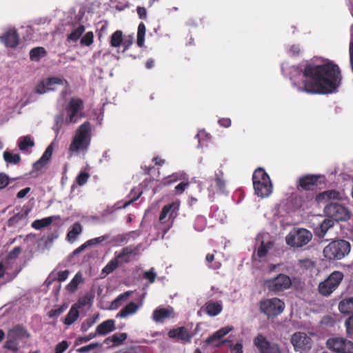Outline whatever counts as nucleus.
Segmentation results:
<instances>
[{
	"instance_id": "1",
	"label": "nucleus",
	"mask_w": 353,
	"mask_h": 353,
	"mask_svg": "<svg viewBox=\"0 0 353 353\" xmlns=\"http://www.w3.org/2000/svg\"><path fill=\"white\" fill-rule=\"evenodd\" d=\"M341 72L333 61L317 65L307 63L303 70V77L297 89L310 94H328L339 87Z\"/></svg>"
},
{
	"instance_id": "2",
	"label": "nucleus",
	"mask_w": 353,
	"mask_h": 353,
	"mask_svg": "<svg viewBox=\"0 0 353 353\" xmlns=\"http://www.w3.org/2000/svg\"><path fill=\"white\" fill-rule=\"evenodd\" d=\"M179 208V204L176 203H168L163 207L159 222L156 225L157 229L162 233V236L173 226Z\"/></svg>"
},
{
	"instance_id": "3",
	"label": "nucleus",
	"mask_w": 353,
	"mask_h": 353,
	"mask_svg": "<svg viewBox=\"0 0 353 353\" xmlns=\"http://www.w3.org/2000/svg\"><path fill=\"white\" fill-rule=\"evenodd\" d=\"M90 123L84 122L76 132L72 141L69 150L72 152H79L87 150L90 143Z\"/></svg>"
},
{
	"instance_id": "4",
	"label": "nucleus",
	"mask_w": 353,
	"mask_h": 353,
	"mask_svg": "<svg viewBox=\"0 0 353 353\" xmlns=\"http://www.w3.org/2000/svg\"><path fill=\"white\" fill-rule=\"evenodd\" d=\"M350 250L351 245L348 241L343 239L336 240L325 247L323 255L330 261L341 260L350 253Z\"/></svg>"
},
{
	"instance_id": "5",
	"label": "nucleus",
	"mask_w": 353,
	"mask_h": 353,
	"mask_svg": "<svg viewBox=\"0 0 353 353\" xmlns=\"http://www.w3.org/2000/svg\"><path fill=\"white\" fill-rule=\"evenodd\" d=\"M30 337V334L24 326L16 325L8 330L7 339L3 347L13 352H17L19 349V342L23 339H28Z\"/></svg>"
},
{
	"instance_id": "6",
	"label": "nucleus",
	"mask_w": 353,
	"mask_h": 353,
	"mask_svg": "<svg viewBox=\"0 0 353 353\" xmlns=\"http://www.w3.org/2000/svg\"><path fill=\"white\" fill-rule=\"evenodd\" d=\"M285 307V303L276 297L262 299L259 302L260 312L264 314L268 319L282 314Z\"/></svg>"
},
{
	"instance_id": "7",
	"label": "nucleus",
	"mask_w": 353,
	"mask_h": 353,
	"mask_svg": "<svg viewBox=\"0 0 353 353\" xmlns=\"http://www.w3.org/2000/svg\"><path fill=\"white\" fill-rule=\"evenodd\" d=\"M326 216L333 221H347L351 218L350 210L345 205L336 202H331L324 208Z\"/></svg>"
},
{
	"instance_id": "8",
	"label": "nucleus",
	"mask_w": 353,
	"mask_h": 353,
	"mask_svg": "<svg viewBox=\"0 0 353 353\" xmlns=\"http://www.w3.org/2000/svg\"><path fill=\"white\" fill-rule=\"evenodd\" d=\"M344 278V274L341 271H334L323 281L319 283L318 290L320 294L324 296H330L334 292Z\"/></svg>"
},
{
	"instance_id": "9",
	"label": "nucleus",
	"mask_w": 353,
	"mask_h": 353,
	"mask_svg": "<svg viewBox=\"0 0 353 353\" xmlns=\"http://www.w3.org/2000/svg\"><path fill=\"white\" fill-rule=\"evenodd\" d=\"M292 285L290 277L285 274L280 273L276 276L265 281V288L274 294L283 292Z\"/></svg>"
},
{
	"instance_id": "10",
	"label": "nucleus",
	"mask_w": 353,
	"mask_h": 353,
	"mask_svg": "<svg viewBox=\"0 0 353 353\" xmlns=\"http://www.w3.org/2000/svg\"><path fill=\"white\" fill-rule=\"evenodd\" d=\"M312 233L304 228L291 231L286 236V243L291 247L301 248L307 244L312 239Z\"/></svg>"
},
{
	"instance_id": "11",
	"label": "nucleus",
	"mask_w": 353,
	"mask_h": 353,
	"mask_svg": "<svg viewBox=\"0 0 353 353\" xmlns=\"http://www.w3.org/2000/svg\"><path fill=\"white\" fill-rule=\"evenodd\" d=\"M83 101L80 98L72 97L65 107L68 122L75 123L79 118L83 117Z\"/></svg>"
},
{
	"instance_id": "12",
	"label": "nucleus",
	"mask_w": 353,
	"mask_h": 353,
	"mask_svg": "<svg viewBox=\"0 0 353 353\" xmlns=\"http://www.w3.org/2000/svg\"><path fill=\"white\" fill-rule=\"evenodd\" d=\"M326 346L335 353H353V342L344 337H330L326 341Z\"/></svg>"
},
{
	"instance_id": "13",
	"label": "nucleus",
	"mask_w": 353,
	"mask_h": 353,
	"mask_svg": "<svg viewBox=\"0 0 353 353\" xmlns=\"http://www.w3.org/2000/svg\"><path fill=\"white\" fill-rule=\"evenodd\" d=\"M291 343L296 352H307L312 346V339L304 332H295L291 339Z\"/></svg>"
},
{
	"instance_id": "14",
	"label": "nucleus",
	"mask_w": 353,
	"mask_h": 353,
	"mask_svg": "<svg viewBox=\"0 0 353 353\" xmlns=\"http://www.w3.org/2000/svg\"><path fill=\"white\" fill-rule=\"evenodd\" d=\"M253 343L260 353H281L279 345L268 341L262 334L254 337Z\"/></svg>"
},
{
	"instance_id": "15",
	"label": "nucleus",
	"mask_w": 353,
	"mask_h": 353,
	"mask_svg": "<svg viewBox=\"0 0 353 353\" xmlns=\"http://www.w3.org/2000/svg\"><path fill=\"white\" fill-rule=\"evenodd\" d=\"M233 330L234 327L232 325L223 327L214 332L205 342L207 345H212L214 347H216L221 346L224 343H231V341L228 339L222 340L221 341H219V340Z\"/></svg>"
},
{
	"instance_id": "16",
	"label": "nucleus",
	"mask_w": 353,
	"mask_h": 353,
	"mask_svg": "<svg viewBox=\"0 0 353 353\" xmlns=\"http://www.w3.org/2000/svg\"><path fill=\"white\" fill-rule=\"evenodd\" d=\"M319 177L316 175L307 174L299 178L297 183L299 190H314L318 185Z\"/></svg>"
},
{
	"instance_id": "17",
	"label": "nucleus",
	"mask_w": 353,
	"mask_h": 353,
	"mask_svg": "<svg viewBox=\"0 0 353 353\" xmlns=\"http://www.w3.org/2000/svg\"><path fill=\"white\" fill-rule=\"evenodd\" d=\"M168 334L170 338L176 339L183 343H190L192 337V334L183 326L170 330Z\"/></svg>"
},
{
	"instance_id": "18",
	"label": "nucleus",
	"mask_w": 353,
	"mask_h": 353,
	"mask_svg": "<svg viewBox=\"0 0 353 353\" xmlns=\"http://www.w3.org/2000/svg\"><path fill=\"white\" fill-rule=\"evenodd\" d=\"M19 36L14 29L6 31L1 37V41L6 47L15 48L19 43Z\"/></svg>"
},
{
	"instance_id": "19",
	"label": "nucleus",
	"mask_w": 353,
	"mask_h": 353,
	"mask_svg": "<svg viewBox=\"0 0 353 353\" xmlns=\"http://www.w3.org/2000/svg\"><path fill=\"white\" fill-rule=\"evenodd\" d=\"M255 194L261 198L267 197L272 192V185L271 181L268 182L263 181L260 183L259 181L252 182Z\"/></svg>"
},
{
	"instance_id": "20",
	"label": "nucleus",
	"mask_w": 353,
	"mask_h": 353,
	"mask_svg": "<svg viewBox=\"0 0 353 353\" xmlns=\"http://www.w3.org/2000/svg\"><path fill=\"white\" fill-rule=\"evenodd\" d=\"M174 316V309L172 307H157L152 313V320L156 323H163L165 319Z\"/></svg>"
},
{
	"instance_id": "21",
	"label": "nucleus",
	"mask_w": 353,
	"mask_h": 353,
	"mask_svg": "<svg viewBox=\"0 0 353 353\" xmlns=\"http://www.w3.org/2000/svg\"><path fill=\"white\" fill-rule=\"evenodd\" d=\"M30 212V208L23 206L19 212L14 214L8 220V227L10 228L15 226L21 221L26 222Z\"/></svg>"
},
{
	"instance_id": "22",
	"label": "nucleus",
	"mask_w": 353,
	"mask_h": 353,
	"mask_svg": "<svg viewBox=\"0 0 353 353\" xmlns=\"http://www.w3.org/2000/svg\"><path fill=\"white\" fill-rule=\"evenodd\" d=\"M341 198V193L336 190H325L316 196V200L318 203L327 201L331 199L340 200Z\"/></svg>"
},
{
	"instance_id": "23",
	"label": "nucleus",
	"mask_w": 353,
	"mask_h": 353,
	"mask_svg": "<svg viewBox=\"0 0 353 353\" xmlns=\"http://www.w3.org/2000/svg\"><path fill=\"white\" fill-rule=\"evenodd\" d=\"M203 308L205 309V312L208 315L210 316H215L220 314L223 310L221 302L219 301H208Z\"/></svg>"
},
{
	"instance_id": "24",
	"label": "nucleus",
	"mask_w": 353,
	"mask_h": 353,
	"mask_svg": "<svg viewBox=\"0 0 353 353\" xmlns=\"http://www.w3.org/2000/svg\"><path fill=\"white\" fill-rule=\"evenodd\" d=\"M115 330V322L112 319L106 320L100 323L96 329L97 335H105Z\"/></svg>"
},
{
	"instance_id": "25",
	"label": "nucleus",
	"mask_w": 353,
	"mask_h": 353,
	"mask_svg": "<svg viewBox=\"0 0 353 353\" xmlns=\"http://www.w3.org/2000/svg\"><path fill=\"white\" fill-rule=\"evenodd\" d=\"M137 248L132 246L123 248L119 253L115 252L114 255L120 261L127 263L130 261V256L136 255Z\"/></svg>"
},
{
	"instance_id": "26",
	"label": "nucleus",
	"mask_w": 353,
	"mask_h": 353,
	"mask_svg": "<svg viewBox=\"0 0 353 353\" xmlns=\"http://www.w3.org/2000/svg\"><path fill=\"white\" fill-rule=\"evenodd\" d=\"M60 219L61 216L59 215L50 216L41 219H37L32 222V227L35 230H39L50 225L53 222V221Z\"/></svg>"
},
{
	"instance_id": "27",
	"label": "nucleus",
	"mask_w": 353,
	"mask_h": 353,
	"mask_svg": "<svg viewBox=\"0 0 353 353\" xmlns=\"http://www.w3.org/2000/svg\"><path fill=\"white\" fill-rule=\"evenodd\" d=\"M334 223L333 220L330 218L324 219L323 222L315 228V234L320 238H323L328 230L333 227Z\"/></svg>"
},
{
	"instance_id": "28",
	"label": "nucleus",
	"mask_w": 353,
	"mask_h": 353,
	"mask_svg": "<svg viewBox=\"0 0 353 353\" xmlns=\"http://www.w3.org/2000/svg\"><path fill=\"white\" fill-rule=\"evenodd\" d=\"M139 308V305L134 303L130 302L127 304L120 312L117 314V318H125L129 315L135 314Z\"/></svg>"
},
{
	"instance_id": "29",
	"label": "nucleus",
	"mask_w": 353,
	"mask_h": 353,
	"mask_svg": "<svg viewBox=\"0 0 353 353\" xmlns=\"http://www.w3.org/2000/svg\"><path fill=\"white\" fill-rule=\"evenodd\" d=\"M339 310L343 314L353 312V297L346 298L340 301Z\"/></svg>"
},
{
	"instance_id": "30",
	"label": "nucleus",
	"mask_w": 353,
	"mask_h": 353,
	"mask_svg": "<svg viewBox=\"0 0 353 353\" xmlns=\"http://www.w3.org/2000/svg\"><path fill=\"white\" fill-rule=\"evenodd\" d=\"M47 54V51L43 47H35L30 50L29 55L31 61H39Z\"/></svg>"
},
{
	"instance_id": "31",
	"label": "nucleus",
	"mask_w": 353,
	"mask_h": 353,
	"mask_svg": "<svg viewBox=\"0 0 353 353\" xmlns=\"http://www.w3.org/2000/svg\"><path fill=\"white\" fill-rule=\"evenodd\" d=\"M79 316V312L78 309L74 305H72L65 316L63 323L66 325H70L78 319Z\"/></svg>"
},
{
	"instance_id": "32",
	"label": "nucleus",
	"mask_w": 353,
	"mask_h": 353,
	"mask_svg": "<svg viewBox=\"0 0 353 353\" xmlns=\"http://www.w3.org/2000/svg\"><path fill=\"white\" fill-rule=\"evenodd\" d=\"M255 181H259L260 183H262L263 181L268 182L271 180L268 174L263 168H258L252 174V182Z\"/></svg>"
},
{
	"instance_id": "33",
	"label": "nucleus",
	"mask_w": 353,
	"mask_h": 353,
	"mask_svg": "<svg viewBox=\"0 0 353 353\" xmlns=\"http://www.w3.org/2000/svg\"><path fill=\"white\" fill-rule=\"evenodd\" d=\"M81 225L79 223H75L72 225L71 230L68 231L66 236V239L70 242L74 241L81 233Z\"/></svg>"
},
{
	"instance_id": "34",
	"label": "nucleus",
	"mask_w": 353,
	"mask_h": 353,
	"mask_svg": "<svg viewBox=\"0 0 353 353\" xmlns=\"http://www.w3.org/2000/svg\"><path fill=\"white\" fill-rule=\"evenodd\" d=\"M130 291H127L124 293L119 294L110 304V309L117 310L122 304V301H126L131 295Z\"/></svg>"
},
{
	"instance_id": "35",
	"label": "nucleus",
	"mask_w": 353,
	"mask_h": 353,
	"mask_svg": "<svg viewBox=\"0 0 353 353\" xmlns=\"http://www.w3.org/2000/svg\"><path fill=\"white\" fill-rule=\"evenodd\" d=\"M34 145V142L30 136H25L21 137L18 142L19 148L21 151H25L28 148H32Z\"/></svg>"
},
{
	"instance_id": "36",
	"label": "nucleus",
	"mask_w": 353,
	"mask_h": 353,
	"mask_svg": "<svg viewBox=\"0 0 353 353\" xmlns=\"http://www.w3.org/2000/svg\"><path fill=\"white\" fill-rule=\"evenodd\" d=\"M223 172H219V174L216 173L214 178V185L218 192H224L225 190V181L223 178Z\"/></svg>"
},
{
	"instance_id": "37",
	"label": "nucleus",
	"mask_w": 353,
	"mask_h": 353,
	"mask_svg": "<svg viewBox=\"0 0 353 353\" xmlns=\"http://www.w3.org/2000/svg\"><path fill=\"white\" fill-rule=\"evenodd\" d=\"M85 31V26L79 25L70 34H68L67 40L68 41H77Z\"/></svg>"
},
{
	"instance_id": "38",
	"label": "nucleus",
	"mask_w": 353,
	"mask_h": 353,
	"mask_svg": "<svg viewBox=\"0 0 353 353\" xmlns=\"http://www.w3.org/2000/svg\"><path fill=\"white\" fill-rule=\"evenodd\" d=\"M128 336L126 333H116L112 335L110 337H108L105 340V343H108L109 341H111L114 343V345H119L121 344L126 339Z\"/></svg>"
},
{
	"instance_id": "39",
	"label": "nucleus",
	"mask_w": 353,
	"mask_h": 353,
	"mask_svg": "<svg viewBox=\"0 0 353 353\" xmlns=\"http://www.w3.org/2000/svg\"><path fill=\"white\" fill-rule=\"evenodd\" d=\"M123 42V32L121 30L115 31L110 37V43L113 48L119 47Z\"/></svg>"
},
{
	"instance_id": "40",
	"label": "nucleus",
	"mask_w": 353,
	"mask_h": 353,
	"mask_svg": "<svg viewBox=\"0 0 353 353\" xmlns=\"http://www.w3.org/2000/svg\"><path fill=\"white\" fill-rule=\"evenodd\" d=\"M119 260L117 259V256L114 255V257L103 268L102 273H104L105 274H109L112 273L119 267Z\"/></svg>"
},
{
	"instance_id": "41",
	"label": "nucleus",
	"mask_w": 353,
	"mask_h": 353,
	"mask_svg": "<svg viewBox=\"0 0 353 353\" xmlns=\"http://www.w3.org/2000/svg\"><path fill=\"white\" fill-rule=\"evenodd\" d=\"M145 32H146L145 26L143 22H141L138 26L137 35V43L139 47H142L144 44Z\"/></svg>"
},
{
	"instance_id": "42",
	"label": "nucleus",
	"mask_w": 353,
	"mask_h": 353,
	"mask_svg": "<svg viewBox=\"0 0 353 353\" xmlns=\"http://www.w3.org/2000/svg\"><path fill=\"white\" fill-rule=\"evenodd\" d=\"M83 277L81 272H77L71 281L68 284L67 289L70 292H74L79 284L83 282Z\"/></svg>"
},
{
	"instance_id": "43",
	"label": "nucleus",
	"mask_w": 353,
	"mask_h": 353,
	"mask_svg": "<svg viewBox=\"0 0 353 353\" xmlns=\"http://www.w3.org/2000/svg\"><path fill=\"white\" fill-rule=\"evenodd\" d=\"M184 176L185 174L183 173H173L172 174L169 175L168 177L165 178L163 181V183L165 185H168L176 182L177 181L183 179Z\"/></svg>"
},
{
	"instance_id": "44",
	"label": "nucleus",
	"mask_w": 353,
	"mask_h": 353,
	"mask_svg": "<svg viewBox=\"0 0 353 353\" xmlns=\"http://www.w3.org/2000/svg\"><path fill=\"white\" fill-rule=\"evenodd\" d=\"M3 159L6 162L12 164H18L21 161V157L19 154H13L8 151H5L3 152Z\"/></svg>"
},
{
	"instance_id": "45",
	"label": "nucleus",
	"mask_w": 353,
	"mask_h": 353,
	"mask_svg": "<svg viewBox=\"0 0 353 353\" xmlns=\"http://www.w3.org/2000/svg\"><path fill=\"white\" fill-rule=\"evenodd\" d=\"M271 245H272L271 242H268L267 243H264L263 241L261 242V244L259 247V248L257 250V253H256L257 256L260 261L262 258L265 257L268 254V250L270 248Z\"/></svg>"
},
{
	"instance_id": "46",
	"label": "nucleus",
	"mask_w": 353,
	"mask_h": 353,
	"mask_svg": "<svg viewBox=\"0 0 353 353\" xmlns=\"http://www.w3.org/2000/svg\"><path fill=\"white\" fill-rule=\"evenodd\" d=\"M214 260V255L213 254H208L205 256V261L208 267L213 270H218L221 268V263L219 261H215L212 263Z\"/></svg>"
},
{
	"instance_id": "47",
	"label": "nucleus",
	"mask_w": 353,
	"mask_h": 353,
	"mask_svg": "<svg viewBox=\"0 0 353 353\" xmlns=\"http://www.w3.org/2000/svg\"><path fill=\"white\" fill-rule=\"evenodd\" d=\"M94 34L93 32L90 31L86 32L81 39L80 43L82 46H90L93 43Z\"/></svg>"
},
{
	"instance_id": "48",
	"label": "nucleus",
	"mask_w": 353,
	"mask_h": 353,
	"mask_svg": "<svg viewBox=\"0 0 353 353\" xmlns=\"http://www.w3.org/2000/svg\"><path fill=\"white\" fill-rule=\"evenodd\" d=\"M206 225V219L203 216H198L194 221V228L196 231H203Z\"/></svg>"
},
{
	"instance_id": "49",
	"label": "nucleus",
	"mask_w": 353,
	"mask_h": 353,
	"mask_svg": "<svg viewBox=\"0 0 353 353\" xmlns=\"http://www.w3.org/2000/svg\"><path fill=\"white\" fill-rule=\"evenodd\" d=\"M43 81L48 90H53L52 86L54 85L61 84L62 83L61 79L57 77H50Z\"/></svg>"
},
{
	"instance_id": "50",
	"label": "nucleus",
	"mask_w": 353,
	"mask_h": 353,
	"mask_svg": "<svg viewBox=\"0 0 353 353\" xmlns=\"http://www.w3.org/2000/svg\"><path fill=\"white\" fill-rule=\"evenodd\" d=\"M21 252V247H15L13 250H12L5 258V261L6 262H9L10 260L17 259Z\"/></svg>"
},
{
	"instance_id": "51",
	"label": "nucleus",
	"mask_w": 353,
	"mask_h": 353,
	"mask_svg": "<svg viewBox=\"0 0 353 353\" xmlns=\"http://www.w3.org/2000/svg\"><path fill=\"white\" fill-rule=\"evenodd\" d=\"M90 177V174L86 172H80L76 178L77 183L82 186L85 184Z\"/></svg>"
},
{
	"instance_id": "52",
	"label": "nucleus",
	"mask_w": 353,
	"mask_h": 353,
	"mask_svg": "<svg viewBox=\"0 0 353 353\" xmlns=\"http://www.w3.org/2000/svg\"><path fill=\"white\" fill-rule=\"evenodd\" d=\"M97 336V332L94 333H90L88 335L85 336H79L78 337L74 342V345H79L80 344H82L83 343H86L89 341L90 340L92 339L93 338L96 337Z\"/></svg>"
},
{
	"instance_id": "53",
	"label": "nucleus",
	"mask_w": 353,
	"mask_h": 353,
	"mask_svg": "<svg viewBox=\"0 0 353 353\" xmlns=\"http://www.w3.org/2000/svg\"><path fill=\"white\" fill-rule=\"evenodd\" d=\"M299 264L301 268H303L306 270L315 268V263L309 259L299 260Z\"/></svg>"
},
{
	"instance_id": "54",
	"label": "nucleus",
	"mask_w": 353,
	"mask_h": 353,
	"mask_svg": "<svg viewBox=\"0 0 353 353\" xmlns=\"http://www.w3.org/2000/svg\"><path fill=\"white\" fill-rule=\"evenodd\" d=\"M108 236L106 235L101 236L87 241H85V243L88 247L93 246L105 241L108 239Z\"/></svg>"
},
{
	"instance_id": "55",
	"label": "nucleus",
	"mask_w": 353,
	"mask_h": 353,
	"mask_svg": "<svg viewBox=\"0 0 353 353\" xmlns=\"http://www.w3.org/2000/svg\"><path fill=\"white\" fill-rule=\"evenodd\" d=\"M99 346H100L99 343H90L88 345H85V346H83V347L79 348L77 350V352L79 353H86V352H88L90 351H92V350L96 349L97 347H98Z\"/></svg>"
},
{
	"instance_id": "56",
	"label": "nucleus",
	"mask_w": 353,
	"mask_h": 353,
	"mask_svg": "<svg viewBox=\"0 0 353 353\" xmlns=\"http://www.w3.org/2000/svg\"><path fill=\"white\" fill-rule=\"evenodd\" d=\"M143 277L144 279H148L150 283H152L157 278V273L154 271V269L152 268L149 271L144 272Z\"/></svg>"
},
{
	"instance_id": "57",
	"label": "nucleus",
	"mask_w": 353,
	"mask_h": 353,
	"mask_svg": "<svg viewBox=\"0 0 353 353\" xmlns=\"http://www.w3.org/2000/svg\"><path fill=\"white\" fill-rule=\"evenodd\" d=\"M351 37L352 39L350 43V48H349V52H350V63L351 65L352 71L353 72V25L351 26Z\"/></svg>"
},
{
	"instance_id": "58",
	"label": "nucleus",
	"mask_w": 353,
	"mask_h": 353,
	"mask_svg": "<svg viewBox=\"0 0 353 353\" xmlns=\"http://www.w3.org/2000/svg\"><path fill=\"white\" fill-rule=\"evenodd\" d=\"M68 342L63 341L56 345L54 353H63L68 349Z\"/></svg>"
},
{
	"instance_id": "59",
	"label": "nucleus",
	"mask_w": 353,
	"mask_h": 353,
	"mask_svg": "<svg viewBox=\"0 0 353 353\" xmlns=\"http://www.w3.org/2000/svg\"><path fill=\"white\" fill-rule=\"evenodd\" d=\"M94 323V320L93 319L90 318V319H86L85 321H83L81 323V330L83 332H86L90 327H91L93 325Z\"/></svg>"
},
{
	"instance_id": "60",
	"label": "nucleus",
	"mask_w": 353,
	"mask_h": 353,
	"mask_svg": "<svg viewBox=\"0 0 353 353\" xmlns=\"http://www.w3.org/2000/svg\"><path fill=\"white\" fill-rule=\"evenodd\" d=\"M52 145H50L41 156V161L44 160L48 163V161L52 157Z\"/></svg>"
},
{
	"instance_id": "61",
	"label": "nucleus",
	"mask_w": 353,
	"mask_h": 353,
	"mask_svg": "<svg viewBox=\"0 0 353 353\" xmlns=\"http://www.w3.org/2000/svg\"><path fill=\"white\" fill-rule=\"evenodd\" d=\"M346 332L349 335H353V315L345 321Z\"/></svg>"
},
{
	"instance_id": "62",
	"label": "nucleus",
	"mask_w": 353,
	"mask_h": 353,
	"mask_svg": "<svg viewBox=\"0 0 353 353\" xmlns=\"http://www.w3.org/2000/svg\"><path fill=\"white\" fill-rule=\"evenodd\" d=\"M231 349L232 353H243V345L241 343H236L235 345H232L231 343H228Z\"/></svg>"
},
{
	"instance_id": "63",
	"label": "nucleus",
	"mask_w": 353,
	"mask_h": 353,
	"mask_svg": "<svg viewBox=\"0 0 353 353\" xmlns=\"http://www.w3.org/2000/svg\"><path fill=\"white\" fill-rule=\"evenodd\" d=\"M65 309L63 306H61L57 309H52L49 312L48 316L50 318L57 317L65 311Z\"/></svg>"
},
{
	"instance_id": "64",
	"label": "nucleus",
	"mask_w": 353,
	"mask_h": 353,
	"mask_svg": "<svg viewBox=\"0 0 353 353\" xmlns=\"http://www.w3.org/2000/svg\"><path fill=\"white\" fill-rule=\"evenodd\" d=\"M190 183L189 182H181L179 184H178L175 187L176 194H182L184 190L189 186Z\"/></svg>"
}]
</instances>
